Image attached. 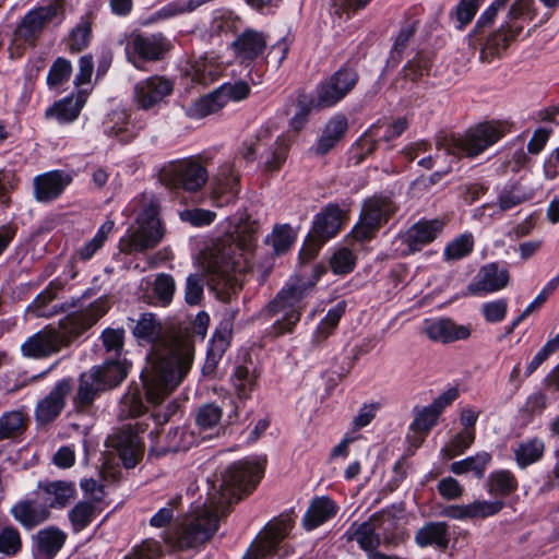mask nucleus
<instances>
[{"label": "nucleus", "instance_id": "nucleus-64", "mask_svg": "<svg viewBox=\"0 0 559 559\" xmlns=\"http://www.w3.org/2000/svg\"><path fill=\"white\" fill-rule=\"evenodd\" d=\"M162 554L160 544L155 539L148 538L135 547L132 555L126 559H159Z\"/></svg>", "mask_w": 559, "mask_h": 559}, {"label": "nucleus", "instance_id": "nucleus-45", "mask_svg": "<svg viewBox=\"0 0 559 559\" xmlns=\"http://www.w3.org/2000/svg\"><path fill=\"white\" fill-rule=\"evenodd\" d=\"M27 420V415L22 411L4 413L0 417V441L23 433L26 429Z\"/></svg>", "mask_w": 559, "mask_h": 559}, {"label": "nucleus", "instance_id": "nucleus-27", "mask_svg": "<svg viewBox=\"0 0 559 559\" xmlns=\"http://www.w3.org/2000/svg\"><path fill=\"white\" fill-rule=\"evenodd\" d=\"M343 221L344 212L340 206L337 204H329L316 215L311 233L326 241L336 236L341 230Z\"/></svg>", "mask_w": 559, "mask_h": 559}, {"label": "nucleus", "instance_id": "nucleus-28", "mask_svg": "<svg viewBox=\"0 0 559 559\" xmlns=\"http://www.w3.org/2000/svg\"><path fill=\"white\" fill-rule=\"evenodd\" d=\"M337 511L338 507L331 498L317 497L310 502L302 518V525L307 531H312L334 518Z\"/></svg>", "mask_w": 559, "mask_h": 559}, {"label": "nucleus", "instance_id": "nucleus-46", "mask_svg": "<svg viewBox=\"0 0 559 559\" xmlns=\"http://www.w3.org/2000/svg\"><path fill=\"white\" fill-rule=\"evenodd\" d=\"M345 312V304L338 302L334 307H332L325 317L318 324L314 333H313V342L322 343L324 342L335 330L341 318Z\"/></svg>", "mask_w": 559, "mask_h": 559}, {"label": "nucleus", "instance_id": "nucleus-18", "mask_svg": "<svg viewBox=\"0 0 559 559\" xmlns=\"http://www.w3.org/2000/svg\"><path fill=\"white\" fill-rule=\"evenodd\" d=\"M292 528L289 520H281L270 524L251 545L242 559H265L276 551L277 546Z\"/></svg>", "mask_w": 559, "mask_h": 559}, {"label": "nucleus", "instance_id": "nucleus-12", "mask_svg": "<svg viewBox=\"0 0 559 559\" xmlns=\"http://www.w3.org/2000/svg\"><path fill=\"white\" fill-rule=\"evenodd\" d=\"M358 79L354 69L342 67L317 87L312 105L319 108L334 106L355 87Z\"/></svg>", "mask_w": 559, "mask_h": 559}, {"label": "nucleus", "instance_id": "nucleus-7", "mask_svg": "<svg viewBox=\"0 0 559 559\" xmlns=\"http://www.w3.org/2000/svg\"><path fill=\"white\" fill-rule=\"evenodd\" d=\"M207 179L206 168L194 157L171 160L158 173L159 182L173 191L197 192L204 187Z\"/></svg>", "mask_w": 559, "mask_h": 559}, {"label": "nucleus", "instance_id": "nucleus-17", "mask_svg": "<svg viewBox=\"0 0 559 559\" xmlns=\"http://www.w3.org/2000/svg\"><path fill=\"white\" fill-rule=\"evenodd\" d=\"M443 228L440 219L420 221L408 228L404 234L399 235L396 242H401L403 255L419 251L424 246L433 241Z\"/></svg>", "mask_w": 559, "mask_h": 559}, {"label": "nucleus", "instance_id": "nucleus-39", "mask_svg": "<svg viewBox=\"0 0 559 559\" xmlns=\"http://www.w3.org/2000/svg\"><path fill=\"white\" fill-rule=\"evenodd\" d=\"M66 534L57 528H47L37 534V556L51 559L63 546Z\"/></svg>", "mask_w": 559, "mask_h": 559}, {"label": "nucleus", "instance_id": "nucleus-20", "mask_svg": "<svg viewBox=\"0 0 559 559\" xmlns=\"http://www.w3.org/2000/svg\"><path fill=\"white\" fill-rule=\"evenodd\" d=\"M72 390L71 381L63 379L56 383L49 394L40 400L35 408V419L40 425L53 421L66 406V399Z\"/></svg>", "mask_w": 559, "mask_h": 559}, {"label": "nucleus", "instance_id": "nucleus-59", "mask_svg": "<svg viewBox=\"0 0 559 559\" xmlns=\"http://www.w3.org/2000/svg\"><path fill=\"white\" fill-rule=\"evenodd\" d=\"M124 331L122 329H106L102 334L103 345L111 358H122Z\"/></svg>", "mask_w": 559, "mask_h": 559}, {"label": "nucleus", "instance_id": "nucleus-60", "mask_svg": "<svg viewBox=\"0 0 559 559\" xmlns=\"http://www.w3.org/2000/svg\"><path fill=\"white\" fill-rule=\"evenodd\" d=\"M233 383L241 397L247 396L255 384L253 372L246 366H238L233 377Z\"/></svg>", "mask_w": 559, "mask_h": 559}, {"label": "nucleus", "instance_id": "nucleus-36", "mask_svg": "<svg viewBox=\"0 0 559 559\" xmlns=\"http://www.w3.org/2000/svg\"><path fill=\"white\" fill-rule=\"evenodd\" d=\"M105 133L120 142H129L138 134V129L130 124L124 110H114L105 122Z\"/></svg>", "mask_w": 559, "mask_h": 559}, {"label": "nucleus", "instance_id": "nucleus-29", "mask_svg": "<svg viewBox=\"0 0 559 559\" xmlns=\"http://www.w3.org/2000/svg\"><path fill=\"white\" fill-rule=\"evenodd\" d=\"M449 526L445 522H428L415 533V543L419 547L448 548Z\"/></svg>", "mask_w": 559, "mask_h": 559}, {"label": "nucleus", "instance_id": "nucleus-38", "mask_svg": "<svg viewBox=\"0 0 559 559\" xmlns=\"http://www.w3.org/2000/svg\"><path fill=\"white\" fill-rule=\"evenodd\" d=\"M195 443V436L185 427H177L169 430L166 436V444L160 448L153 447L151 452L157 455L167 452L186 451Z\"/></svg>", "mask_w": 559, "mask_h": 559}, {"label": "nucleus", "instance_id": "nucleus-31", "mask_svg": "<svg viewBox=\"0 0 559 559\" xmlns=\"http://www.w3.org/2000/svg\"><path fill=\"white\" fill-rule=\"evenodd\" d=\"M347 129L348 123L345 116L337 115L331 118L325 124L322 135L318 141L316 153L319 155L326 154L343 139Z\"/></svg>", "mask_w": 559, "mask_h": 559}, {"label": "nucleus", "instance_id": "nucleus-8", "mask_svg": "<svg viewBox=\"0 0 559 559\" xmlns=\"http://www.w3.org/2000/svg\"><path fill=\"white\" fill-rule=\"evenodd\" d=\"M250 94V86L245 81L225 83L206 96L200 97L185 108L191 119H202L224 108L229 102H240Z\"/></svg>", "mask_w": 559, "mask_h": 559}, {"label": "nucleus", "instance_id": "nucleus-51", "mask_svg": "<svg viewBox=\"0 0 559 559\" xmlns=\"http://www.w3.org/2000/svg\"><path fill=\"white\" fill-rule=\"evenodd\" d=\"M475 440L474 429H464L451 439L441 450L444 459L451 460L467 450Z\"/></svg>", "mask_w": 559, "mask_h": 559}, {"label": "nucleus", "instance_id": "nucleus-57", "mask_svg": "<svg viewBox=\"0 0 559 559\" xmlns=\"http://www.w3.org/2000/svg\"><path fill=\"white\" fill-rule=\"evenodd\" d=\"M474 239L471 234H465L451 241L444 249L447 260H459L472 252Z\"/></svg>", "mask_w": 559, "mask_h": 559}, {"label": "nucleus", "instance_id": "nucleus-16", "mask_svg": "<svg viewBox=\"0 0 559 559\" xmlns=\"http://www.w3.org/2000/svg\"><path fill=\"white\" fill-rule=\"evenodd\" d=\"M63 12L62 1L51 2L29 11L17 26L16 33L24 41L33 44L45 26Z\"/></svg>", "mask_w": 559, "mask_h": 559}, {"label": "nucleus", "instance_id": "nucleus-47", "mask_svg": "<svg viewBox=\"0 0 559 559\" xmlns=\"http://www.w3.org/2000/svg\"><path fill=\"white\" fill-rule=\"evenodd\" d=\"M510 39L504 26L489 36L485 46L480 50V60L491 62L493 58L500 56L509 46Z\"/></svg>", "mask_w": 559, "mask_h": 559}, {"label": "nucleus", "instance_id": "nucleus-54", "mask_svg": "<svg viewBox=\"0 0 559 559\" xmlns=\"http://www.w3.org/2000/svg\"><path fill=\"white\" fill-rule=\"evenodd\" d=\"M72 73V64L69 60L58 57L51 64L48 75L47 84L49 87L55 88L67 82Z\"/></svg>", "mask_w": 559, "mask_h": 559}, {"label": "nucleus", "instance_id": "nucleus-25", "mask_svg": "<svg viewBox=\"0 0 559 559\" xmlns=\"http://www.w3.org/2000/svg\"><path fill=\"white\" fill-rule=\"evenodd\" d=\"M423 331L431 341L441 343L466 340L471 335L468 326L459 325L448 318L425 320Z\"/></svg>", "mask_w": 559, "mask_h": 559}, {"label": "nucleus", "instance_id": "nucleus-13", "mask_svg": "<svg viewBox=\"0 0 559 559\" xmlns=\"http://www.w3.org/2000/svg\"><path fill=\"white\" fill-rule=\"evenodd\" d=\"M386 522H392V515L388 511L373 514L368 521L362 523L354 522L344 534L347 542H357L359 547L369 552L379 547L381 543L378 531H386Z\"/></svg>", "mask_w": 559, "mask_h": 559}, {"label": "nucleus", "instance_id": "nucleus-32", "mask_svg": "<svg viewBox=\"0 0 559 559\" xmlns=\"http://www.w3.org/2000/svg\"><path fill=\"white\" fill-rule=\"evenodd\" d=\"M92 371L98 373L97 378L106 390L124 380L129 371V364L126 358H108L102 367H95Z\"/></svg>", "mask_w": 559, "mask_h": 559}, {"label": "nucleus", "instance_id": "nucleus-10", "mask_svg": "<svg viewBox=\"0 0 559 559\" xmlns=\"http://www.w3.org/2000/svg\"><path fill=\"white\" fill-rule=\"evenodd\" d=\"M75 338L59 322V328H45L44 330L29 336L22 345L23 356L29 358H44L59 353L63 347H68Z\"/></svg>", "mask_w": 559, "mask_h": 559}, {"label": "nucleus", "instance_id": "nucleus-3", "mask_svg": "<svg viewBox=\"0 0 559 559\" xmlns=\"http://www.w3.org/2000/svg\"><path fill=\"white\" fill-rule=\"evenodd\" d=\"M258 228V222L249 217L241 219L236 226V236L218 245L213 254L212 272L233 292L241 288L245 274L251 269L250 255Z\"/></svg>", "mask_w": 559, "mask_h": 559}, {"label": "nucleus", "instance_id": "nucleus-15", "mask_svg": "<svg viewBox=\"0 0 559 559\" xmlns=\"http://www.w3.org/2000/svg\"><path fill=\"white\" fill-rule=\"evenodd\" d=\"M174 83L169 79L153 75L138 82L133 87V103L143 110H150L173 93Z\"/></svg>", "mask_w": 559, "mask_h": 559}, {"label": "nucleus", "instance_id": "nucleus-30", "mask_svg": "<svg viewBox=\"0 0 559 559\" xmlns=\"http://www.w3.org/2000/svg\"><path fill=\"white\" fill-rule=\"evenodd\" d=\"M87 99V92L81 90L76 96L66 97L46 110V117L56 118L59 122H71L75 120Z\"/></svg>", "mask_w": 559, "mask_h": 559}, {"label": "nucleus", "instance_id": "nucleus-21", "mask_svg": "<svg viewBox=\"0 0 559 559\" xmlns=\"http://www.w3.org/2000/svg\"><path fill=\"white\" fill-rule=\"evenodd\" d=\"M258 143H263L260 156L264 159L267 171H276L284 164L288 143L284 134L274 135L270 128L261 129L258 133Z\"/></svg>", "mask_w": 559, "mask_h": 559}, {"label": "nucleus", "instance_id": "nucleus-63", "mask_svg": "<svg viewBox=\"0 0 559 559\" xmlns=\"http://www.w3.org/2000/svg\"><path fill=\"white\" fill-rule=\"evenodd\" d=\"M483 0H461L454 11L459 27L463 28L472 22Z\"/></svg>", "mask_w": 559, "mask_h": 559}, {"label": "nucleus", "instance_id": "nucleus-52", "mask_svg": "<svg viewBox=\"0 0 559 559\" xmlns=\"http://www.w3.org/2000/svg\"><path fill=\"white\" fill-rule=\"evenodd\" d=\"M467 508L471 521L485 520L498 514L504 508V502L500 499L474 500L467 503Z\"/></svg>", "mask_w": 559, "mask_h": 559}, {"label": "nucleus", "instance_id": "nucleus-11", "mask_svg": "<svg viewBox=\"0 0 559 559\" xmlns=\"http://www.w3.org/2000/svg\"><path fill=\"white\" fill-rule=\"evenodd\" d=\"M145 427L136 421L134 425L128 424L107 438V447L112 448L122 465L126 468H133L142 460L144 454V444L139 437Z\"/></svg>", "mask_w": 559, "mask_h": 559}, {"label": "nucleus", "instance_id": "nucleus-61", "mask_svg": "<svg viewBox=\"0 0 559 559\" xmlns=\"http://www.w3.org/2000/svg\"><path fill=\"white\" fill-rule=\"evenodd\" d=\"M114 228L112 222H107L97 231L92 240L85 243L79 251V255L83 260H88L93 254L104 245L107 235L111 233Z\"/></svg>", "mask_w": 559, "mask_h": 559}, {"label": "nucleus", "instance_id": "nucleus-55", "mask_svg": "<svg viewBox=\"0 0 559 559\" xmlns=\"http://www.w3.org/2000/svg\"><path fill=\"white\" fill-rule=\"evenodd\" d=\"M153 290L157 302L167 306L173 300L176 290L175 280L169 274L160 273L154 281Z\"/></svg>", "mask_w": 559, "mask_h": 559}, {"label": "nucleus", "instance_id": "nucleus-62", "mask_svg": "<svg viewBox=\"0 0 559 559\" xmlns=\"http://www.w3.org/2000/svg\"><path fill=\"white\" fill-rule=\"evenodd\" d=\"M222 409L215 404H205L198 411L195 420L201 429H211L219 424Z\"/></svg>", "mask_w": 559, "mask_h": 559}, {"label": "nucleus", "instance_id": "nucleus-42", "mask_svg": "<svg viewBox=\"0 0 559 559\" xmlns=\"http://www.w3.org/2000/svg\"><path fill=\"white\" fill-rule=\"evenodd\" d=\"M44 500L51 508H62L73 498L75 489L72 483L57 480L47 483L43 487Z\"/></svg>", "mask_w": 559, "mask_h": 559}, {"label": "nucleus", "instance_id": "nucleus-19", "mask_svg": "<svg viewBox=\"0 0 559 559\" xmlns=\"http://www.w3.org/2000/svg\"><path fill=\"white\" fill-rule=\"evenodd\" d=\"M509 271L497 263H488L480 267L475 280L467 286L473 296H484L499 292L509 284Z\"/></svg>", "mask_w": 559, "mask_h": 559}, {"label": "nucleus", "instance_id": "nucleus-22", "mask_svg": "<svg viewBox=\"0 0 559 559\" xmlns=\"http://www.w3.org/2000/svg\"><path fill=\"white\" fill-rule=\"evenodd\" d=\"M72 177L61 170H52L34 178V198L41 203H49L59 198L71 183Z\"/></svg>", "mask_w": 559, "mask_h": 559}, {"label": "nucleus", "instance_id": "nucleus-44", "mask_svg": "<svg viewBox=\"0 0 559 559\" xmlns=\"http://www.w3.org/2000/svg\"><path fill=\"white\" fill-rule=\"evenodd\" d=\"M62 289L60 282H51L47 288L41 292L29 306L28 310L36 317L50 318L58 312L56 306L49 304L56 298L57 293Z\"/></svg>", "mask_w": 559, "mask_h": 559}, {"label": "nucleus", "instance_id": "nucleus-24", "mask_svg": "<svg viewBox=\"0 0 559 559\" xmlns=\"http://www.w3.org/2000/svg\"><path fill=\"white\" fill-rule=\"evenodd\" d=\"M267 40L263 32L247 28L231 43L236 58L241 62H251L261 57L266 49Z\"/></svg>", "mask_w": 559, "mask_h": 559}, {"label": "nucleus", "instance_id": "nucleus-50", "mask_svg": "<svg viewBox=\"0 0 559 559\" xmlns=\"http://www.w3.org/2000/svg\"><path fill=\"white\" fill-rule=\"evenodd\" d=\"M229 331H216L213 335L210 347L207 349V356L205 361V367L210 369H214L218 361L222 359L223 355L229 347Z\"/></svg>", "mask_w": 559, "mask_h": 559}, {"label": "nucleus", "instance_id": "nucleus-41", "mask_svg": "<svg viewBox=\"0 0 559 559\" xmlns=\"http://www.w3.org/2000/svg\"><path fill=\"white\" fill-rule=\"evenodd\" d=\"M491 462V454L488 452H478L473 456L464 460L453 462L451 464V472L455 475H463L473 473L475 477L483 478L488 465Z\"/></svg>", "mask_w": 559, "mask_h": 559}, {"label": "nucleus", "instance_id": "nucleus-33", "mask_svg": "<svg viewBox=\"0 0 559 559\" xmlns=\"http://www.w3.org/2000/svg\"><path fill=\"white\" fill-rule=\"evenodd\" d=\"M545 450L546 445L544 440L539 437H532L518 443L513 449V454L518 466L520 468H526L540 461Z\"/></svg>", "mask_w": 559, "mask_h": 559}, {"label": "nucleus", "instance_id": "nucleus-49", "mask_svg": "<svg viewBox=\"0 0 559 559\" xmlns=\"http://www.w3.org/2000/svg\"><path fill=\"white\" fill-rule=\"evenodd\" d=\"M356 260L357 258L350 249L341 247L331 254L329 265L335 275H346L354 270Z\"/></svg>", "mask_w": 559, "mask_h": 559}, {"label": "nucleus", "instance_id": "nucleus-5", "mask_svg": "<svg viewBox=\"0 0 559 559\" xmlns=\"http://www.w3.org/2000/svg\"><path fill=\"white\" fill-rule=\"evenodd\" d=\"M313 283L295 278L288 282L266 306L263 313L267 318L281 316L274 322L277 334L292 332L293 328L300 320L301 302L305 296L312 288Z\"/></svg>", "mask_w": 559, "mask_h": 559}, {"label": "nucleus", "instance_id": "nucleus-43", "mask_svg": "<svg viewBox=\"0 0 559 559\" xmlns=\"http://www.w3.org/2000/svg\"><path fill=\"white\" fill-rule=\"evenodd\" d=\"M97 374V372H93L91 370L90 372L83 373L80 377V384L74 399L78 407L83 408L90 406L93 403L96 394L99 391L105 390L104 385L99 382Z\"/></svg>", "mask_w": 559, "mask_h": 559}, {"label": "nucleus", "instance_id": "nucleus-48", "mask_svg": "<svg viewBox=\"0 0 559 559\" xmlns=\"http://www.w3.org/2000/svg\"><path fill=\"white\" fill-rule=\"evenodd\" d=\"M22 549V537L17 528L10 524H0V554L16 556Z\"/></svg>", "mask_w": 559, "mask_h": 559}, {"label": "nucleus", "instance_id": "nucleus-2", "mask_svg": "<svg viewBox=\"0 0 559 559\" xmlns=\"http://www.w3.org/2000/svg\"><path fill=\"white\" fill-rule=\"evenodd\" d=\"M140 343L152 347L141 381L146 399L162 403L183 380L192 365V346L181 330L165 329L153 313H143L132 328Z\"/></svg>", "mask_w": 559, "mask_h": 559}, {"label": "nucleus", "instance_id": "nucleus-34", "mask_svg": "<svg viewBox=\"0 0 559 559\" xmlns=\"http://www.w3.org/2000/svg\"><path fill=\"white\" fill-rule=\"evenodd\" d=\"M13 518L23 526L32 528L49 516V510L46 507L38 506L32 501H20L11 509Z\"/></svg>", "mask_w": 559, "mask_h": 559}, {"label": "nucleus", "instance_id": "nucleus-35", "mask_svg": "<svg viewBox=\"0 0 559 559\" xmlns=\"http://www.w3.org/2000/svg\"><path fill=\"white\" fill-rule=\"evenodd\" d=\"M221 63L213 56H200L192 61L189 75L193 81L206 85L215 81L222 72Z\"/></svg>", "mask_w": 559, "mask_h": 559}, {"label": "nucleus", "instance_id": "nucleus-9", "mask_svg": "<svg viewBox=\"0 0 559 559\" xmlns=\"http://www.w3.org/2000/svg\"><path fill=\"white\" fill-rule=\"evenodd\" d=\"M393 202L382 195H373L364 201L359 221L352 230V237L357 241L371 239L379 228L386 224L395 213Z\"/></svg>", "mask_w": 559, "mask_h": 559}, {"label": "nucleus", "instance_id": "nucleus-26", "mask_svg": "<svg viewBox=\"0 0 559 559\" xmlns=\"http://www.w3.org/2000/svg\"><path fill=\"white\" fill-rule=\"evenodd\" d=\"M169 50V43L162 34L134 35L129 47L128 53L136 55L142 60L155 61L162 59Z\"/></svg>", "mask_w": 559, "mask_h": 559}, {"label": "nucleus", "instance_id": "nucleus-37", "mask_svg": "<svg viewBox=\"0 0 559 559\" xmlns=\"http://www.w3.org/2000/svg\"><path fill=\"white\" fill-rule=\"evenodd\" d=\"M92 14H85L68 35V49L71 53H79L86 49L92 37Z\"/></svg>", "mask_w": 559, "mask_h": 559}, {"label": "nucleus", "instance_id": "nucleus-1", "mask_svg": "<svg viewBox=\"0 0 559 559\" xmlns=\"http://www.w3.org/2000/svg\"><path fill=\"white\" fill-rule=\"evenodd\" d=\"M260 464L239 461L228 466L218 477L207 480L205 498L195 501L189 512L163 532L162 539L175 550L195 549L216 534L219 521L230 511L240 495L252 489L262 477Z\"/></svg>", "mask_w": 559, "mask_h": 559}, {"label": "nucleus", "instance_id": "nucleus-58", "mask_svg": "<svg viewBox=\"0 0 559 559\" xmlns=\"http://www.w3.org/2000/svg\"><path fill=\"white\" fill-rule=\"evenodd\" d=\"M95 507L90 502H79L70 511V520L76 532L85 528L93 520Z\"/></svg>", "mask_w": 559, "mask_h": 559}, {"label": "nucleus", "instance_id": "nucleus-23", "mask_svg": "<svg viewBox=\"0 0 559 559\" xmlns=\"http://www.w3.org/2000/svg\"><path fill=\"white\" fill-rule=\"evenodd\" d=\"M109 309L106 297H100L81 312H73L61 319V325L70 330L72 336L76 337L92 325H94Z\"/></svg>", "mask_w": 559, "mask_h": 559}, {"label": "nucleus", "instance_id": "nucleus-53", "mask_svg": "<svg viewBox=\"0 0 559 559\" xmlns=\"http://www.w3.org/2000/svg\"><path fill=\"white\" fill-rule=\"evenodd\" d=\"M119 409L120 417H138L144 413L145 406L139 388H129L121 399Z\"/></svg>", "mask_w": 559, "mask_h": 559}, {"label": "nucleus", "instance_id": "nucleus-6", "mask_svg": "<svg viewBox=\"0 0 559 559\" xmlns=\"http://www.w3.org/2000/svg\"><path fill=\"white\" fill-rule=\"evenodd\" d=\"M503 135L501 128L492 123L479 124L462 136H441L436 141L437 150L456 157H475L495 144Z\"/></svg>", "mask_w": 559, "mask_h": 559}, {"label": "nucleus", "instance_id": "nucleus-56", "mask_svg": "<svg viewBox=\"0 0 559 559\" xmlns=\"http://www.w3.org/2000/svg\"><path fill=\"white\" fill-rule=\"evenodd\" d=\"M210 324V317L206 312L201 311L197 314L194 320L190 323L189 326H176L174 330H181L185 334V338H188L191 342L192 354L194 353V337L204 338L207 332V328Z\"/></svg>", "mask_w": 559, "mask_h": 559}, {"label": "nucleus", "instance_id": "nucleus-40", "mask_svg": "<svg viewBox=\"0 0 559 559\" xmlns=\"http://www.w3.org/2000/svg\"><path fill=\"white\" fill-rule=\"evenodd\" d=\"M518 486L515 475L508 469L495 471L487 479L488 492L495 497H508L516 491Z\"/></svg>", "mask_w": 559, "mask_h": 559}, {"label": "nucleus", "instance_id": "nucleus-14", "mask_svg": "<svg viewBox=\"0 0 559 559\" xmlns=\"http://www.w3.org/2000/svg\"><path fill=\"white\" fill-rule=\"evenodd\" d=\"M240 191V177L230 162L223 163L213 176L210 186V200L217 207L233 204Z\"/></svg>", "mask_w": 559, "mask_h": 559}, {"label": "nucleus", "instance_id": "nucleus-4", "mask_svg": "<svg viewBox=\"0 0 559 559\" xmlns=\"http://www.w3.org/2000/svg\"><path fill=\"white\" fill-rule=\"evenodd\" d=\"M139 202L142 204V210L136 218V226L128 228L126 235L119 240V250L126 254L153 249L164 237V228L158 216V200L152 194L143 193Z\"/></svg>", "mask_w": 559, "mask_h": 559}]
</instances>
